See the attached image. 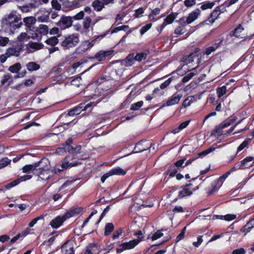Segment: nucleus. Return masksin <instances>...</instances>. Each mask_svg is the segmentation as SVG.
Segmentation results:
<instances>
[{
	"label": "nucleus",
	"instance_id": "4d7b16f0",
	"mask_svg": "<svg viewBox=\"0 0 254 254\" xmlns=\"http://www.w3.org/2000/svg\"><path fill=\"white\" fill-rule=\"evenodd\" d=\"M16 54V48H10L7 49V52L5 55L7 56V57H9L10 56L15 55Z\"/></svg>",
	"mask_w": 254,
	"mask_h": 254
},
{
	"label": "nucleus",
	"instance_id": "c9c22d12",
	"mask_svg": "<svg viewBox=\"0 0 254 254\" xmlns=\"http://www.w3.org/2000/svg\"><path fill=\"white\" fill-rule=\"evenodd\" d=\"M114 228V225L112 223H109L107 224L105 226V232L104 234L106 236H108L111 234V233L113 231Z\"/></svg>",
	"mask_w": 254,
	"mask_h": 254
},
{
	"label": "nucleus",
	"instance_id": "09e8293b",
	"mask_svg": "<svg viewBox=\"0 0 254 254\" xmlns=\"http://www.w3.org/2000/svg\"><path fill=\"white\" fill-rule=\"evenodd\" d=\"M143 101H139L137 103H135L134 104H133L131 107V110H137L140 107H141L143 106Z\"/></svg>",
	"mask_w": 254,
	"mask_h": 254
},
{
	"label": "nucleus",
	"instance_id": "603ef678",
	"mask_svg": "<svg viewBox=\"0 0 254 254\" xmlns=\"http://www.w3.org/2000/svg\"><path fill=\"white\" fill-rule=\"evenodd\" d=\"M185 32V29L184 26H181L175 29L174 33L177 35H181Z\"/></svg>",
	"mask_w": 254,
	"mask_h": 254
},
{
	"label": "nucleus",
	"instance_id": "6e6d98bb",
	"mask_svg": "<svg viewBox=\"0 0 254 254\" xmlns=\"http://www.w3.org/2000/svg\"><path fill=\"white\" fill-rule=\"evenodd\" d=\"M70 153L73 154H76L80 152V151L81 149V147L80 145H78L76 147L74 148L72 146V148H70Z\"/></svg>",
	"mask_w": 254,
	"mask_h": 254
},
{
	"label": "nucleus",
	"instance_id": "2eb2a0df",
	"mask_svg": "<svg viewBox=\"0 0 254 254\" xmlns=\"http://www.w3.org/2000/svg\"><path fill=\"white\" fill-rule=\"evenodd\" d=\"M42 163V161H41L33 164L25 165L22 168L23 172L28 173L30 171H34L35 172H36L38 167L40 166Z\"/></svg>",
	"mask_w": 254,
	"mask_h": 254
},
{
	"label": "nucleus",
	"instance_id": "3c124183",
	"mask_svg": "<svg viewBox=\"0 0 254 254\" xmlns=\"http://www.w3.org/2000/svg\"><path fill=\"white\" fill-rule=\"evenodd\" d=\"M52 7L56 10H59L61 8V5L58 0H53L51 2Z\"/></svg>",
	"mask_w": 254,
	"mask_h": 254
},
{
	"label": "nucleus",
	"instance_id": "9d476101",
	"mask_svg": "<svg viewBox=\"0 0 254 254\" xmlns=\"http://www.w3.org/2000/svg\"><path fill=\"white\" fill-rule=\"evenodd\" d=\"M72 23V17L69 16H62L57 25L62 29L70 27Z\"/></svg>",
	"mask_w": 254,
	"mask_h": 254
},
{
	"label": "nucleus",
	"instance_id": "7c9ffc66",
	"mask_svg": "<svg viewBox=\"0 0 254 254\" xmlns=\"http://www.w3.org/2000/svg\"><path fill=\"white\" fill-rule=\"evenodd\" d=\"M27 68L29 71L37 70L40 68V65L35 62H30L26 65Z\"/></svg>",
	"mask_w": 254,
	"mask_h": 254
},
{
	"label": "nucleus",
	"instance_id": "72a5a7b5",
	"mask_svg": "<svg viewBox=\"0 0 254 254\" xmlns=\"http://www.w3.org/2000/svg\"><path fill=\"white\" fill-rule=\"evenodd\" d=\"M45 42L49 45L55 46L58 43L59 40L57 36H53L47 39Z\"/></svg>",
	"mask_w": 254,
	"mask_h": 254
},
{
	"label": "nucleus",
	"instance_id": "79ce46f5",
	"mask_svg": "<svg viewBox=\"0 0 254 254\" xmlns=\"http://www.w3.org/2000/svg\"><path fill=\"white\" fill-rule=\"evenodd\" d=\"M226 93V87L223 86L217 89V94L219 98H220Z\"/></svg>",
	"mask_w": 254,
	"mask_h": 254
},
{
	"label": "nucleus",
	"instance_id": "a19ab883",
	"mask_svg": "<svg viewBox=\"0 0 254 254\" xmlns=\"http://www.w3.org/2000/svg\"><path fill=\"white\" fill-rule=\"evenodd\" d=\"M30 37V36L29 35H27V33H21V34L17 38V40H18L19 42H24L29 39Z\"/></svg>",
	"mask_w": 254,
	"mask_h": 254
},
{
	"label": "nucleus",
	"instance_id": "0e129e2a",
	"mask_svg": "<svg viewBox=\"0 0 254 254\" xmlns=\"http://www.w3.org/2000/svg\"><path fill=\"white\" fill-rule=\"evenodd\" d=\"M129 27L127 25H123L119 26L114 29L113 32H117L121 30L127 31Z\"/></svg>",
	"mask_w": 254,
	"mask_h": 254
},
{
	"label": "nucleus",
	"instance_id": "e2e57ef3",
	"mask_svg": "<svg viewBox=\"0 0 254 254\" xmlns=\"http://www.w3.org/2000/svg\"><path fill=\"white\" fill-rule=\"evenodd\" d=\"M224 220L226 221H231L234 220L236 218V215L232 214H228L224 215Z\"/></svg>",
	"mask_w": 254,
	"mask_h": 254
},
{
	"label": "nucleus",
	"instance_id": "cd10ccee",
	"mask_svg": "<svg viewBox=\"0 0 254 254\" xmlns=\"http://www.w3.org/2000/svg\"><path fill=\"white\" fill-rule=\"evenodd\" d=\"M252 161H253V163L250 166L252 167L254 166V157H252V156H249V157L245 158L240 163V165L242 166L243 168L244 169V167L245 166L249 165L248 163L252 162Z\"/></svg>",
	"mask_w": 254,
	"mask_h": 254
},
{
	"label": "nucleus",
	"instance_id": "774afa93",
	"mask_svg": "<svg viewBox=\"0 0 254 254\" xmlns=\"http://www.w3.org/2000/svg\"><path fill=\"white\" fill-rule=\"evenodd\" d=\"M144 13V9L142 7H140L135 10L134 16L136 18L139 17L140 16Z\"/></svg>",
	"mask_w": 254,
	"mask_h": 254
},
{
	"label": "nucleus",
	"instance_id": "864d4df0",
	"mask_svg": "<svg viewBox=\"0 0 254 254\" xmlns=\"http://www.w3.org/2000/svg\"><path fill=\"white\" fill-rule=\"evenodd\" d=\"M194 73L193 72H190L185 76L182 79V82L186 83L189 81L193 76Z\"/></svg>",
	"mask_w": 254,
	"mask_h": 254
},
{
	"label": "nucleus",
	"instance_id": "c85d7f7f",
	"mask_svg": "<svg viewBox=\"0 0 254 254\" xmlns=\"http://www.w3.org/2000/svg\"><path fill=\"white\" fill-rule=\"evenodd\" d=\"M28 46L29 48H31L33 50H29L31 52H32L35 51V50H40L42 49L43 47V45L41 43H30L28 44Z\"/></svg>",
	"mask_w": 254,
	"mask_h": 254
},
{
	"label": "nucleus",
	"instance_id": "4c0bfd02",
	"mask_svg": "<svg viewBox=\"0 0 254 254\" xmlns=\"http://www.w3.org/2000/svg\"><path fill=\"white\" fill-rule=\"evenodd\" d=\"M91 24V19L89 17H85L83 21V26L87 31H89L88 29L90 27Z\"/></svg>",
	"mask_w": 254,
	"mask_h": 254
},
{
	"label": "nucleus",
	"instance_id": "58836bf2",
	"mask_svg": "<svg viewBox=\"0 0 254 254\" xmlns=\"http://www.w3.org/2000/svg\"><path fill=\"white\" fill-rule=\"evenodd\" d=\"M21 69V66L19 64L17 63V78H22L23 77L26 73V71L25 69L21 71H19Z\"/></svg>",
	"mask_w": 254,
	"mask_h": 254
},
{
	"label": "nucleus",
	"instance_id": "c756f323",
	"mask_svg": "<svg viewBox=\"0 0 254 254\" xmlns=\"http://www.w3.org/2000/svg\"><path fill=\"white\" fill-rule=\"evenodd\" d=\"M113 175H124L126 174V172L123 170L120 167H116L110 170Z\"/></svg>",
	"mask_w": 254,
	"mask_h": 254
},
{
	"label": "nucleus",
	"instance_id": "052dcab7",
	"mask_svg": "<svg viewBox=\"0 0 254 254\" xmlns=\"http://www.w3.org/2000/svg\"><path fill=\"white\" fill-rule=\"evenodd\" d=\"M249 142L247 140L244 141L238 147L237 154L240 151L244 149L248 144Z\"/></svg>",
	"mask_w": 254,
	"mask_h": 254
},
{
	"label": "nucleus",
	"instance_id": "13d9d810",
	"mask_svg": "<svg viewBox=\"0 0 254 254\" xmlns=\"http://www.w3.org/2000/svg\"><path fill=\"white\" fill-rule=\"evenodd\" d=\"M172 78H169L167 80H166L165 81H164L163 83H162L160 85V87L161 89H164L167 86H168L171 82L172 81Z\"/></svg>",
	"mask_w": 254,
	"mask_h": 254
},
{
	"label": "nucleus",
	"instance_id": "8fccbe9b",
	"mask_svg": "<svg viewBox=\"0 0 254 254\" xmlns=\"http://www.w3.org/2000/svg\"><path fill=\"white\" fill-rule=\"evenodd\" d=\"M151 23H148L142 27L140 31L141 35H142L146 32L151 27Z\"/></svg>",
	"mask_w": 254,
	"mask_h": 254
},
{
	"label": "nucleus",
	"instance_id": "a878e982",
	"mask_svg": "<svg viewBox=\"0 0 254 254\" xmlns=\"http://www.w3.org/2000/svg\"><path fill=\"white\" fill-rule=\"evenodd\" d=\"M176 18V16L174 13L169 14L165 19L164 22L162 24V28H164L167 25L172 23Z\"/></svg>",
	"mask_w": 254,
	"mask_h": 254
},
{
	"label": "nucleus",
	"instance_id": "473e14b6",
	"mask_svg": "<svg viewBox=\"0 0 254 254\" xmlns=\"http://www.w3.org/2000/svg\"><path fill=\"white\" fill-rule=\"evenodd\" d=\"M184 62H186L187 64H190V62H193L195 59L197 61L199 60L197 56L193 55L192 54L189 55L184 58Z\"/></svg>",
	"mask_w": 254,
	"mask_h": 254
},
{
	"label": "nucleus",
	"instance_id": "c03bdc74",
	"mask_svg": "<svg viewBox=\"0 0 254 254\" xmlns=\"http://www.w3.org/2000/svg\"><path fill=\"white\" fill-rule=\"evenodd\" d=\"M146 58V54L144 53H138L134 56L135 61L141 62Z\"/></svg>",
	"mask_w": 254,
	"mask_h": 254
},
{
	"label": "nucleus",
	"instance_id": "e433bc0d",
	"mask_svg": "<svg viewBox=\"0 0 254 254\" xmlns=\"http://www.w3.org/2000/svg\"><path fill=\"white\" fill-rule=\"evenodd\" d=\"M32 178V175L29 174H24L23 176H19L18 178H17V185L23 181L30 180Z\"/></svg>",
	"mask_w": 254,
	"mask_h": 254
},
{
	"label": "nucleus",
	"instance_id": "f8f14e48",
	"mask_svg": "<svg viewBox=\"0 0 254 254\" xmlns=\"http://www.w3.org/2000/svg\"><path fill=\"white\" fill-rule=\"evenodd\" d=\"M113 52L114 51L112 50L108 51L101 50L95 54V58L98 61H102L112 55Z\"/></svg>",
	"mask_w": 254,
	"mask_h": 254
},
{
	"label": "nucleus",
	"instance_id": "dca6fc26",
	"mask_svg": "<svg viewBox=\"0 0 254 254\" xmlns=\"http://www.w3.org/2000/svg\"><path fill=\"white\" fill-rule=\"evenodd\" d=\"M146 143H147L145 141H141L140 142H138L136 145L135 146L132 152L133 153H136L142 152L144 150H147L149 148L148 146H145V144Z\"/></svg>",
	"mask_w": 254,
	"mask_h": 254
},
{
	"label": "nucleus",
	"instance_id": "1a4fd4ad",
	"mask_svg": "<svg viewBox=\"0 0 254 254\" xmlns=\"http://www.w3.org/2000/svg\"><path fill=\"white\" fill-rule=\"evenodd\" d=\"M104 35L99 36L91 42L89 41H84L82 43L80 46L81 51L83 52H86L88 49L91 48L96 43L98 39L101 40L104 37Z\"/></svg>",
	"mask_w": 254,
	"mask_h": 254
},
{
	"label": "nucleus",
	"instance_id": "37998d69",
	"mask_svg": "<svg viewBox=\"0 0 254 254\" xmlns=\"http://www.w3.org/2000/svg\"><path fill=\"white\" fill-rule=\"evenodd\" d=\"M192 99L193 97L191 96L189 97L186 99L182 104V107L185 108L190 106L192 102Z\"/></svg>",
	"mask_w": 254,
	"mask_h": 254
},
{
	"label": "nucleus",
	"instance_id": "4468645a",
	"mask_svg": "<svg viewBox=\"0 0 254 254\" xmlns=\"http://www.w3.org/2000/svg\"><path fill=\"white\" fill-rule=\"evenodd\" d=\"M83 210L82 207H76L70 209L64 215L66 219L78 215Z\"/></svg>",
	"mask_w": 254,
	"mask_h": 254
},
{
	"label": "nucleus",
	"instance_id": "6ab92c4d",
	"mask_svg": "<svg viewBox=\"0 0 254 254\" xmlns=\"http://www.w3.org/2000/svg\"><path fill=\"white\" fill-rule=\"evenodd\" d=\"M98 246L95 244H90L86 248V254H97L98 253Z\"/></svg>",
	"mask_w": 254,
	"mask_h": 254
},
{
	"label": "nucleus",
	"instance_id": "a18cd8bd",
	"mask_svg": "<svg viewBox=\"0 0 254 254\" xmlns=\"http://www.w3.org/2000/svg\"><path fill=\"white\" fill-rule=\"evenodd\" d=\"M11 161V160L7 158H4L0 160V169L7 166Z\"/></svg>",
	"mask_w": 254,
	"mask_h": 254
},
{
	"label": "nucleus",
	"instance_id": "a211bd4d",
	"mask_svg": "<svg viewBox=\"0 0 254 254\" xmlns=\"http://www.w3.org/2000/svg\"><path fill=\"white\" fill-rule=\"evenodd\" d=\"M200 10L198 9H197L189 15V16L188 17L187 19L186 22L187 24H189L191 23H192L193 21H194L195 20H196L198 15L200 14Z\"/></svg>",
	"mask_w": 254,
	"mask_h": 254
},
{
	"label": "nucleus",
	"instance_id": "ea45409f",
	"mask_svg": "<svg viewBox=\"0 0 254 254\" xmlns=\"http://www.w3.org/2000/svg\"><path fill=\"white\" fill-rule=\"evenodd\" d=\"M13 80L12 76L10 74H7L4 75L3 79L1 81V83L2 85L4 84L6 82H8V84H9L13 81Z\"/></svg>",
	"mask_w": 254,
	"mask_h": 254
},
{
	"label": "nucleus",
	"instance_id": "2f4dec72",
	"mask_svg": "<svg viewBox=\"0 0 254 254\" xmlns=\"http://www.w3.org/2000/svg\"><path fill=\"white\" fill-rule=\"evenodd\" d=\"M92 6L95 10L99 11L101 10L103 8V6H104V3L100 1L95 0L93 2Z\"/></svg>",
	"mask_w": 254,
	"mask_h": 254
},
{
	"label": "nucleus",
	"instance_id": "ddd939ff",
	"mask_svg": "<svg viewBox=\"0 0 254 254\" xmlns=\"http://www.w3.org/2000/svg\"><path fill=\"white\" fill-rule=\"evenodd\" d=\"M62 251L64 254H74V251L73 244L70 242L65 243L62 247Z\"/></svg>",
	"mask_w": 254,
	"mask_h": 254
},
{
	"label": "nucleus",
	"instance_id": "f704fd0d",
	"mask_svg": "<svg viewBox=\"0 0 254 254\" xmlns=\"http://www.w3.org/2000/svg\"><path fill=\"white\" fill-rule=\"evenodd\" d=\"M220 12H219L216 7L214 10L211 12V17L209 18V21L211 22H214L216 19H217L220 15Z\"/></svg>",
	"mask_w": 254,
	"mask_h": 254
},
{
	"label": "nucleus",
	"instance_id": "5701e85b",
	"mask_svg": "<svg viewBox=\"0 0 254 254\" xmlns=\"http://www.w3.org/2000/svg\"><path fill=\"white\" fill-rule=\"evenodd\" d=\"M134 61H135L134 55L131 54L122 61V64L126 66H131L134 64Z\"/></svg>",
	"mask_w": 254,
	"mask_h": 254
},
{
	"label": "nucleus",
	"instance_id": "69168bd1",
	"mask_svg": "<svg viewBox=\"0 0 254 254\" xmlns=\"http://www.w3.org/2000/svg\"><path fill=\"white\" fill-rule=\"evenodd\" d=\"M44 219V217L43 216H39V217H37L34 219H33L29 223V225L30 227H33L35 224H36L37 222L38 221V220H40V219Z\"/></svg>",
	"mask_w": 254,
	"mask_h": 254
},
{
	"label": "nucleus",
	"instance_id": "bf43d9fd",
	"mask_svg": "<svg viewBox=\"0 0 254 254\" xmlns=\"http://www.w3.org/2000/svg\"><path fill=\"white\" fill-rule=\"evenodd\" d=\"M49 33L51 35H57V37H60V34H59V29L58 27H54L52 28L50 31Z\"/></svg>",
	"mask_w": 254,
	"mask_h": 254
},
{
	"label": "nucleus",
	"instance_id": "20e7f679",
	"mask_svg": "<svg viewBox=\"0 0 254 254\" xmlns=\"http://www.w3.org/2000/svg\"><path fill=\"white\" fill-rule=\"evenodd\" d=\"M196 178L192 179L191 183L186 184L182 188V190L179 191L178 197L181 198L186 196L191 195L193 191L198 189V186L193 187V182H194Z\"/></svg>",
	"mask_w": 254,
	"mask_h": 254
},
{
	"label": "nucleus",
	"instance_id": "9b49d317",
	"mask_svg": "<svg viewBox=\"0 0 254 254\" xmlns=\"http://www.w3.org/2000/svg\"><path fill=\"white\" fill-rule=\"evenodd\" d=\"M66 220L64 215L58 216L51 221L50 225L53 228L57 229L62 226L63 222Z\"/></svg>",
	"mask_w": 254,
	"mask_h": 254
},
{
	"label": "nucleus",
	"instance_id": "412c9836",
	"mask_svg": "<svg viewBox=\"0 0 254 254\" xmlns=\"http://www.w3.org/2000/svg\"><path fill=\"white\" fill-rule=\"evenodd\" d=\"M254 227V218L251 219L247 224L241 229V231L247 234L250 231L252 228Z\"/></svg>",
	"mask_w": 254,
	"mask_h": 254
},
{
	"label": "nucleus",
	"instance_id": "0eeeda50",
	"mask_svg": "<svg viewBox=\"0 0 254 254\" xmlns=\"http://www.w3.org/2000/svg\"><path fill=\"white\" fill-rule=\"evenodd\" d=\"M182 97V94L178 93L177 92H176L169 98V99L166 102L165 105H164L163 107H164L165 106H171L178 104Z\"/></svg>",
	"mask_w": 254,
	"mask_h": 254
},
{
	"label": "nucleus",
	"instance_id": "4be33fe9",
	"mask_svg": "<svg viewBox=\"0 0 254 254\" xmlns=\"http://www.w3.org/2000/svg\"><path fill=\"white\" fill-rule=\"evenodd\" d=\"M141 240L134 239L128 242H126L123 244V246L126 250H129L134 248Z\"/></svg>",
	"mask_w": 254,
	"mask_h": 254
},
{
	"label": "nucleus",
	"instance_id": "aec40b11",
	"mask_svg": "<svg viewBox=\"0 0 254 254\" xmlns=\"http://www.w3.org/2000/svg\"><path fill=\"white\" fill-rule=\"evenodd\" d=\"M227 177V175H223L220 177L218 180L214 182L212 184V187L213 189L211 191V193H213L214 191H216L221 186V184L220 183H221L223 180H224Z\"/></svg>",
	"mask_w": 254,
	"mask_h": 254
},
{
	"label": "nucleus",
	"instance_id": "680f3d73",
	"mask_svg": "<svg viewBox=\"0 0 254 254\" xmlns=\"http://www.w3.org/2000/svg\"><path fill=\"white\" fill-rule=\"evenodd\" d=\"M163 233H162L160 231H158L154 234H153V235L152 237V240L153 241L156 240L161 238L162 236H163Z\"/></svg>",
	"mask_w": 254,
	"mask_h": 254
},
{
	"label": "nucleus",
	"instance_id": "423d86ee",
	"mask_svg": "<svg viewBox=\"0 0 254 254\" xmlns=\"http://www.w3.org/2000/svg\"><path fill=\"white\" fill-rule=\"evenodd\" d=\"M16 16L10 14L5 20V24L8 27L10 32L13 34L16 29Z\"/></svg>",
	"mask_w": 254,
	"mask_h": 254
},
{
	"label": "nucleus",
	"instance_id": "7ed1b4c3",
	"mask_svg": "<svg viewBox=\"0 0 254 254\" xmlns=\"http://www.w3.org/2000/svg\"><path fill=\"white\" fill-rule=\"evenodd\" d=\"M101 100V98H99L97 99L96 102L91 101L90 103H88L85 105L83 104H80L78 107H75L72 110L69 111L68 113V115L70 116L79 115L82 111H86L91 106L96 105Z\"/></svg>",
	"mask_w": 254,
	"mask_h": 254
},
{
	"label": "nucleus",
	"instance_id": "f257e3e1",
	"mask_svg": "<svg viewBox=\"0 0 254 254\" xmlns=\"http://www.w3.org/2000/svg\"><path fill=\"white\" fill-rule=\"evenodd\" d=\"M70 158V156L66 157L61 166V169L59 168H55L54 169V173L57 174L59 172H60L61 171L64 170V169H66L69 167L77 166L80 164L77 161L69 162ZM53 171L54 170L50 171L43 169L39 166L37 170V172H34V173L38 175L42 180H47L50 179L51 176H52L53 174Z\"/></svg>",
	"mask_w": 254,
	"mask_h": 254
},
{
	"label": "nucleus",
	"instance_id": "f03ea898",
	"mask_svg": "<svg viewBox=\"0 0 254 254\" xmlns=\"http://www.w3.org/2000/svg\"><path fill=\"white\" fill-rule=\"evenodd\" d=\"M79 42V38L78 34H72L65 37L64 39L62 42V47L65 49L75 47Z\"/></svg>",
	"mask_w": 254,
	"mask_h": 254
},
{
	"label": "nucleus",
	"instance_id": "393cba45",
	"mask_svg": "<svg viewBox=\"0 0 254 254\" xmlns=\"http://www.w3.org/2000/svg\"><path fill=\"white\" fill-rule=\"evenodd\" d=\"M70 148H72V146L68 144L67 143L64 145V147H59L56 151V153L60 155H63L66 151L70 152Z\"/></svg>",
	"mask_w": 254,
	"mask_h": 254
},
{
	"label": "nucleus",
	"instance_id": "49530a36",
	"mask_svg": "<svg viewBox=\"0 0 254 254\" xmlns=\"http://www.w3.org/2000/svg\"><path fill=\"white\" fill-rule=\"evenodd\" d=\"M215 149V148L214 147H210L208 149H206L203 151H202L198 153V156L199 157L201 156H204L207 154H208L209 153L211 152L212 151H214Z\"/></svg>",
	"mask_w": 254,
	"mask_h": 254
},
{
	"label": "nucleus",
	"instance_id": "bb28decb",
	"mask_svg": "<svg viewBox=\"0 0 254 254\" xmlns=\"http://www.w3.org/2000/svg\"><path fill=\"white\" fill-rule=\"evenodd\" d=\"M222 43V41H220L218 43H215L212 46H210L208 48L206 49L205 53L207 55H210L212 52L215 51L216 49H217L220 45Z\"/></svg>",
	"mask_w": 254,
	"mask_h": 254
},
{
	"label": "nucleus",
	"instance_id": "de8ad7c7",
	"mask_svg": "<svg viewBox=\"0 0 254 254\" xmlns=\"http://www.w3.org/2000/svg\"><path fill=\"white\" fill-rule=\"evenodd\" d=\"M214 2H210L209 1H207L204 3H203L201 6V8L202 10H205L208 8H211L214 5Z\"/></svg>",
	"mask_w": 254,
	"mask_h": 254
},
{
	"label": "nucleus",
	"instance_id": "338daca9",
	"mask_svg": "<svg viewBox=\"0 0 254 254\" xmlns=\"http://www.w3.org/2000/svg\"><path fill=\"white\" fill-rule=\"evenodd\" d=\"M84 12L83 11H81L76 15L73 16V18L75 20H80L82 19L84 17Z\"/></svg>",
	"mask_w": 254,
	"mask_h": 254
},
{
	"label": "nucleus",
	"instance_id": "f3484780",
	"mask_svg": "<svg viewBox=\"0 0 254 254\" xmlns=\"http://www.w3.org/2000/svg\"><path fill=\"white\" fill-rule=\"evenodd\" d=\"M244 29L241 25H239L234 31L232 32V35L236 36L238 38H243L245 37V35L244 32Z\"/></svg>",
	"mask_w": 254,
	"mask_h": 254
},
{
	"label": "nucleus",
	"instance_id": "6e6552de",
	"mask_svg": "<svg viewBox=\"0 0 254 254\" xmlns=\"http://www.w3.org/2000/svg\"><path fill=\"white\" fill-rule=\"evenodd\" d=\"M48 32V27L44 24H40L36 30L35 36H33L32 37L39 40L41 39L42 35H46Z\"/></svg>",
	"mask_w": 254,
	"mask_h": 254
},
{
	"label": "nucleus",
	"instance_id": "5fc2aeb1",
	"mask_svg": "<svg viewBox=\"0 0 254 254\" xmlns=\"http://www.w3.org/2000/svg\"><path fill=\"white\" fill-rule=\"evenodd\" d=\"M97 212V211L96 210H94L91 213L90 215L88 216V217L86 218V220H85L83 222L82 225H81L82 228L85 227V226L89 222V220L91 219L92 216H93L94 214H96Z\"/></svg>",
	"mask_w": 254,
	"mask_h": 254
},
{
	"label": "nucleus",
	"instance_id": "39448f33",
	"mask_svg": "<svg viewBox=\"0 0 254 254\" xmlns=\"http://www.w3.org/2000/svg\"><path fill=\"white\" fill-rule=\"evenodd\" d=\"M236 121V117L235 116H231L225 122L222 123L220 127L213 130L211 133L212 135H220L222 133V129L225 128L232 124H233Z\"/></svg>",
	"mask_w": 254,
	"mask_h": 254
},
{
	"label": "nucleus",
	"instance_id": "b1692460",
	"mask_svg": "<svg viewBox=\"0 0 254 254\" xmlns=\"http://www.w3.org/2000/svg\"><path fill=\"white\" fill-rule=\"evenodd\" d=\"M23 21L25 26L31 30V28L36 22V19L33 16L27 17L24 18Z\"/></svg>",
	"mask_w": 254,
	"mask_h": 254
}]
</instances>
